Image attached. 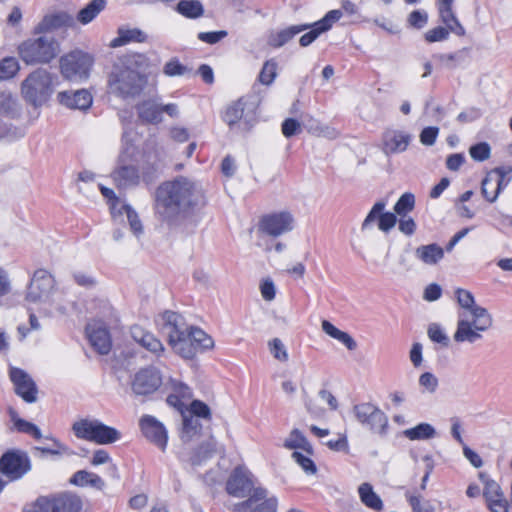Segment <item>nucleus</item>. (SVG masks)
<instances>
[{
    "instance_id": "obj_28",
    "label": "nucleus",
    "mask_w": 512,
    "mask_h": 512,
    "mask_svg": "<svg viewBox=\"0 0 512 512\" xmlns=\"http://www.w3.org/2000/svg\"><path fill=\"white\" fill-rule=\"evenodd\" d=\"M57 100L61 105L69 109L87 110L92 105L93 97L88 90L80 89L59 92Z\"/></svg>"
},
{
    "instance_id": "obj_37",
    "label": "nucleus",
    "mask_w": 512,
    "mask_h": 512,
    "mask_svg": "<svg viewBox=\"0 0 512 512\" xmlns=\"http://www.w3.org/2000/svg\"><path fill=\"white\" fill-rule=\"evenodd\" d=\"M478 477L483 484V497L485 498L486 504L505 497L501 486L487 473L480 472Z\"/></svg>"
},
{
    "instance_id": "obj_26",
    "label": "nucleus",
    "mask_w": 512,
    "mask_h": 512,
    "mask_svg": "<svg viewBox=\"0 0 512 512\" xmlns=\"http://www.w3.org/2000/svg\"><path fill=\"white\" fill-rule=\"evenodd\" d=\"M342 17L341 10L329 11L321 20L315 22L308 28L311 30L301 36L299 43L302 47H307L323 32L328 31L332 25Z\"/></svg>"
},
{
    "instance_id": "obj_16",
    "label": "nucleus",
    "mask_w": 512,
    "mask_h": 512,
    "mask_svg": "<svg viewBox=\"0 0 512 512\" xmlns=\"http://www.w3.org/2000/svg\"><path fill=\"white\" fill-rule=\"evenodd\" d=\"M74 17L65 11H53L46 13L33 27L32 35H51L52 32L72 27Z\"/></svg>"
},
{
    "instance_id": "obj_55",
    "label": "nucleus",
    "mask_w": 512,
    "mask_h": 512,
    "mask_svg": "<svg viewBox=\"0 0 512 512\" xmlns=\"http://www.w3.org/2000/svg\"><path fill=\"white\" fill-rule=\"evenodd\" d=\"M422 393L434 394L439 386L438 378L431 372L422 373L418 380Z\"/></svg>"
},
{
    "instance_id": "obj_5",
    "label": "nucleus",
    "mask_w": 512,
    "mask_h": 512,
    "mask_svg": "<svg viewBox=\"0 0 512 512\" xmlns=\"http://www.w3.org/2000/svg\"><path fill=\"white\" fill-rule=\"evenodd\" d=\"M26 300L29 304L39 305V310L48 315L54 312H65L62 293L55 290V280L45 269H38L34 272Z\"/></svg>"
},
{
    "instance_id": "obj_24",
    "label": "nucleus",
    "mask_w": 512,
    "mask_h": 512,
    "mask_svg": "<svg viewBox=\"0 0 512 512\" xmlns=\"http://www.w3.org/2000/svg\"><path fill=\"white\" fill-rule=\"evenodd\" d=\"M411 138L402 130L387 129L382 135V151L386 155L402 153L408 148Z\"/></svg>"
},
{
    "instance_id": "obj_19",
    "label": "nucleus",
    "mask_w": 512,
    "mask_h": 512,
    "mask_svg": "<svg viewBox=\"0 0 512 512\" xmlns=\"http://www.w3.org/2000/svg\"><path fill=\"white\" fill-rule=\"evenodd\" d=\"M139 425L145 438L162 451H165L168 434L163 423L151 415H144L141 417Z\"/></svg>"
},
{
    "instance_id": "obj_4",
    "label": "nucleus",
    "mask_w": 512,
    "mask_h": 512,
    "mask_svg": "<svg viewBox=\"0 0 512 512\" xmlns=\"http://www.w3.org/2000/svg\"><path fill=\"white\" fill-rule=\"evenodd\" d=\"M59 85L58 76L46 68L30 72L20 85L22 99L34 109L47 106Z\"/></svg>"
},
{
    "instance_id": "obj_14",
    "label": "nucleus",
    "mask_w": 512,
    "mask_h": 512,
    "mask_svg": "<svg viewBox=\"0 0 512 512\" xmlns=\"http://www.w3.org/2000/svg\"><path fill=\"white\" fill-rule=\"evenodd\" d=\"M510 179L507 178V172L502 167H497L489 171L481 183V193L490 203H494L500 193L508 186Z\"/></svg>"
},
{
    "instance_id": "obj_18",
    "label": "nucleus",
    "mask_w": 512,
    "mask_h": 512,
    "mask_svg": "<svg viewBox=\"0 0 512 512\" xmlns=\"http://www.w3.org/2000/svg\"><path fill=\"white\" fill-rule=\"evenodd\" d=\"M385 207V202H376L364 219L361 229H370L376 221L378 229L384 233H388L393 229L397 224V215L392 212H384Z\"/></svg>"
},
{
    "instance_id": "obj_54",
    "label": "nucleus",
    "mask_w": 512,
    "mask_h": 512,
    "mask_svg": "<svg viewBox=\"0 0 512 512\" xmlns=\"http://www.w3.org/2000/svg\"><path fill=\"white\" fill-rule=\"evenodd\" d=\"M292 458L306 474L314 475L317 472V467L311 459V455L307 453L303 454L301 451H294Z\"/></svg>"
},
{
    "instance_id": "obj_33",
    "label": "nucleus",
    "mask_w": 512,
    "mask_h": 512,
    "mask_svg": "<svg viewBox=\"0 0 512 512\" xmlns=\"http://www.w3.org/2000/svg\"><path fill=\"white\" fill-rule=\"evenodd\" d=\"M415 257L426 265H436L444 258V249L438 244L421 245L415 249Z\"/></svg>"
},
{
    "instance_id": "obj_1",
    "label": "nucleus",
    "mask_w": 512,
    "mask_h": 512,
    "mask_svg": "<svg viewBox=\"0 0 512 512\" xmlns=\"http://www.w3.org/2000/svg\"><path fill=\"white\" fill-rule=\"evenodd\" d=\"M205 195L201 185L187 177H177L158 186L155 193V213L166 222L180 214L203 206Z\"/></svg>"
},
{
    "instance_id": "obj_38",
    "label": "nucleus",
    "mask_w": 512,
    "mask_h": 512,
    "mask_svg": "<svg viewBox=\"0 0 512 512\" xmlns=\"http://www.w3.org/2000/svg\"><path fill=\"white\" fill-rule=\"evenodd\" d=\"M322 330L329 335L331 338L342 343L348 350H355L357 347L356 341L347 333L336 326H334L330 321L323 320L321 323Z\"/></svg>"
},
{
    "instance_id": "obj_42",
    "label": "nucleus",
    "mask_w": 512,
    "mask_h": 512,
    "mask_svg": "<svg viewBox=\"0 0 512 512\" xmlns=\"http://www.w3.org/2000/svg\"><path fill=\"white\" fill-rule=\"evenodd\" d=\"M403 435L411 441L429 440L436 436V430L431 424L422 422L412 428L404 430Z\"/></svg>"
},
{
    "instance_id": "obj_59",
    "label": "nucleus",
    "mask_w": 512,
    "mask_h": 512,
    "mask_svg": "<svg viewBox=\"0 0 512 512\" xmlns=\"http://www.w3.org/2000/svg\"><path fill=\"white\" fill-rule=\"evenodd\" d=\"M451 32L443 26H437L428 30L424 38L428 43L442 42L449 38Z\"/></svg>"
},
{
    "instance_id": "obj_56",
    "label": "nucleus",
    "mask_w": 512,
    "mask_h": 512,
    "mask_svg": "<svg viewBox=\"0 0 512 512\" xmlns=\"http://www.w3.org/2000/svg\"><path fill=\"white\" fill-rule=\"evenodd\" d=\"M185 411L198 417L209 420L211 418V411L207 404L200 400H193L184 407Z\"/></svg>"
},
{
    "instance_id": "obj_9",
    "label": "nucleus",
    "mask_w": 512,
    "mask_h": 512,
    "mask_svg": "<svg viewBox=\"0 0 512 512\" xmlns=\"http://www.w3.org/2000/svg\"><path fill=\"white\" fill-rule=\"evenodd\" d=\"M93 58L82 51H72L60 58L61 75L72 82H83L88 79Z\"/></svg>"
},
{
    "instance_id": "obj_20",
    "label": "nucleus",
    "mask_w": 512,
    "mask_h": 512,
    "mask_svg": "<svg viewBox=\"0 0 512 512\" xmlns=\"http://www.w3.org/2000/svg\"><path fill=\"white\" fill-rule=\"evenodd\" d=\"M9 377L15 387V392L27 403L37 400V388L33 379L22 369L11 367Z\"/></svg>"
},
{
    "instance_id": "obj_10",
    "label": "nucleus",
    "mask_w": 512,
    "mask_h": 512,
    "mask_svg": "<svg viewBox=\"0 0 512 512\" xmlns=\"http://www.w3.org/2000/svg\"><path fill=\"white\" fill-rule=\"evenodd\" d=\"M296 226V219L289 210L273 211L265 214L259 221V231L277 238L292 232Z\"/></svg>"
},
{
    "instance_id": "obj_46",
    "label": "nucleus",
    "mask_w": 512,
    "mask_h": 512,
    "mask_svg": "<svg viewBox=\"0 0 512 512\" xmlns=\"http://www.w3.org/2000/svg\"><path fill=\"white\" fill-rule=\"evenodd\" d=\"M176 11L185 18L197 19L204 13V7L199 0H180Z\"/></svg>"
},
{
    "instance_id": "obj_22",
    "label": "nucleus",
    "mask_w": 512,
    "mask_h": 512,
    "mask_svg": "<svg viewBox=\"0 0 512 512\" xmlns=\"http://www.w3.org/2000/svg\"><path fill=\"white\" fill-rule=\"evenodd\" d=\"M157 325L160 331L167 336L168 343L171 342L172 338L175 339L179 335H183L189 327L184 317L173 311L163 312L157 319Z\"/></svg>"
},
{
    "instance_id": "obj_39",
    "label": "nucleus",
    "mask_w": 512,
    "mask_h": 512,
    "mask_svg": "<svg viewBox=\"0 0 512 512\" xmlns=\"http://www.w3.org/2000/svg\"><path fill=\"white\" fill-rule=\"evenodd\" d=\"M284 447L289 450L303 451L309 455L313 454L312 445L298 429H293L284 441Z\"/></svg>"
},
{
    "instance_id": "obj_32",
    "label": "nucleus",
    "mask_w": 512,
    "mask_h": 512,
    "mask_svg": "<svg viewBox=\"0 0 512 512\" xmlns=\"http://www.w3.org/2000/svg\"><path fill=\"white\" fill-rule=\"evenodd\" d=\"M245 111L246 101L244 98H240L226 107L222 115V119L231 129H233L234 126L239 124L242 119H244V122L247 123V114Z\"/></svg>"
},
{
    "instance_id": "obj_31",
    "label": "nucleus",
    "mask_w": 512,
    "mask_h": 512,
    "mask_svg": "<svg viewBox=\"0 0 512 512\" xmlns=\"http://www.w3.org/2000/svg\"><path fill=\"white\" fill-rule=\"evenodd\" d=\"M138 117L145 123L158 124L162 122L161 103L154 99L142 101L137 105Z\"/></svg>"
},
{
    "instance_id": "obj_29",
    "label": "nucleus",
    "mask_w": 512,
    "mask_h": 512,
    "mask_svg": "<svg viewBox=\"0 0 512 512\" xmlns=\"http://www.w3.org/2000/svg\"><path fill=\"white\" fill-rule=\"evenodd\" d=\"M251 487L250 472L242 467H238L228 479L226 489L230 495L243 497L246 492L251 490Z\"/></svg>"
},
{
    "instance_id": "obj_44",
    "label": "nucleus",
    "mask_w": 512,
    "mask_h": 512,
    "mask_svg": "<svg viewBox=\"0 0 512 512\" xmlns=\"http://www.w3.org/2000/svg\"><path fill=\"white\" fill-rule=\"evenodd\" d=\"M145 40L146 35L140 29L120 28L118 31V36L111 41V46L120 47L130 42H144Z\"/></svg>"
},
{
    "instance_id": "obj_25",
    "label": "nucleus",
    "mask_w": 512,
    "mask_h": 512,
    "mask_svg": "<svg viewBox=\"0 0 512 512\" xmlns=\"http://www.w3.org/2000/svg\"><path fill=\"white\" fill-rule=\"evenodd\" d=\"M131 337L154 357L160 358L164 355L165 348L162 342L153 333L145 330L141 326L135 325L131 328Z\"/></svg>"
},
{
    "instance_id": "obj_60",
    "label": "nucleus",
    "mask_w": 512,
    "mask_h": 512,
    "mask_svg": "<svg viewBox=\"0 0 512 512\" xmlns=\"http://www.w3.org/2000/svg\"><path fill=\"white\" fill-rule=\"evenodd\" d=\"M216 451V441L210 438L202 444L197 452V456L193 459L194 464H199L203 459L210 457Z\"/></svg>"
},
{
    "instance_id": "obj_11",
    "label": "nucleus",
    "mask_w": 512,
    "mask_h": 512,
    "mask_svg": "<svg viewBox=\"0 0 512 512\" xmlns=\"http://www.w3.org/2000/svg\"><path fill=\"white\" fill-rule=\"evenodd\" d=\"M353 415L355 419L371 432L385 435L388 428V418L386 414L372 403H360L353 406Z\"/></svg>"
},
{
    "instance_id": "obj_36",
    "label": "nucleus",
    "mask_w": 512,
    "mask_h": 512,
    "mask_svg": "<svg viewBox=\"0 0 512 512\" xmlns=\"http://www.w3.org/2000/svg\"><path fill=\"white\" fill-rule=\"evenodd\" d=\"M358 494L361 502L369 509L377 512L383 510L384 504L380 496L374 491L369 483H362L358 487Z\"/></svg>"
},
{
    "instance_id": "obj_53",
    "label": "nucleus",
    "mask_w": 512,
    "mask_h": 512,
    "mask_svg": "<svg viewBox=\"0 0 512 512\" xmlns=\"http://www.w3.org/2000/svg\"><path fill=\"white\" fill-rule=\"evenodd\" d=\"M18 60L14 57H6L0 61V80L14 77L19 71Z\"/></svg>"
},
{
    "instance_id": "obj_43",
    "label": "nucleus",
    "mask_w": 512,
    "mask_h": 512,
    "mask_svg": "<svg viewBox=\"0 0 512 512\" xmlns=\"http://www.w3.org/2000/svg\"><path fill=\"white\" fill-rule=\"evenodd\" d=\"M8 413L11 421L13 422L14 428L18 432L31 435L37 440H40L42 438V433L35 424L20 418L13 408H9Z\"/></svg>"
},
{
    "instance_id": "obj_21",
    "label": "nucleus",
    "mask_w": 512,
    "mask_h": 512,
    "mask_svg": "<svg viewBox=\"0 0 512 512\" xmlns=\"http://www.w3.org/2000/svg\"><path fill=\"white\" fill-rule=\"evenodd\" d=\"M37 506L41 512H78L81 501L77 496L64 494L52 499L40 498Z\"/></svg>"
},
{
    "instance_id": "obj_27",
    "label": "nucleus",
    "mask_w": 512,
    "mask_h": 512,
    "mask_svg": "<svg viewBox=\"0 0 512 512\" xmlns=\"http://www.w3.org/2000/svg\"><path fill=\"white\" fill-rule=\"evenodd\" d=\"M86 332L90 344L100 353L108 354L112 347V341L107 328L100 322L89 323Z\"/></svg>"
},
{
    "instance_id": "obj_57",
    "label": "nucleus",
    "mask_w": 512,
    "mask_h": 512,
    "mask_svg": "<svg viewBox=\"0 0 512 512\" xmlns=\"http://www.w3.org/2000/svg\"><path fill=\"white\" fill-rule=\"evenodd\" d=\"M427 334L431 341L441 344L444 347L449 345V337L439 324H430L427 330Z\"/></svg>"
},
{
    "instance_id": "obj_23",
    "label": "nucleus",
    "mask_w": 512,
    "mask_h": 512,
    "mask_svg": "<svg viewBox=\"0 0 512 512\" xmlns=\"http://www.w3.org/2000/svg\"><path fill=\"white\" fill-rule=\"evenodd\" d=\"M164 389L167 394V404L174 407L177 411L183 409L193 396L190 387L176 379H169L164 384Z\"/></svg>"
},
{
    "instance_id": "obj_6",
    "label": "nucleus",
    "mask_w": 512,
    "mask_h": 512,
    "mask_svg": "<svg viewBox=\"0 0 512 512\" xmlns=\"http://www.w3.org/2000/svg\"><path fill=\"white\" fill-rule=\"evenodd\" d=\"M60 52V42L53 35H33L17 47V54L26 65L49 64Z\"/></svg>"
},
{
    "instance_id": "obj_58",
    "label": "nucleus",
    "mask_w": 512,
    "mask_h": 512,
    "mask_svg": "<svg viewBox=\"0 0 512 512\" xmlns=\"http://www.w3.org/2000/svg\"><path fill=\"white\" fill-rule=\"evenodd\" d=\"M469 154L473 160L482 162L490 158L491 147L487 142H480L470 147Z\"/></svg>"
},
{
    "instance_id": "obj_3",
    "label": "nucleus",
    "mask_w": 512,
    "mask_h": 512,
    "mask_svg": "<svg viewBox=\"0 0 512 512\" xmlns=\"http://www.w3.org/2000/svg\"><path fill=\"white\" fill-rule=\"evenodd\" d=\"M146 64V56L139 53L118 59L108 78L109 92L121 98L140 94L147 82L146 76L141 73Z\"/></svg>"
},
{
    "instance_id": "obj_7",
    "label": "nucleus",
    "mask_w": 512,
    "mask_h": 512,
    "mask_svg": "<svg viewBox=\"0 0 512 512\" xmlns=\"http://www.w3.org/2000/svg\"><path fill=\"white\" fill-rule=\"evenodd\" d=\"M136 147L129 143L128 134L123 135V148L118 156L117 165L111 173L114 184L120 189L136 187L141 182L138 168L134 165Z\"/></svg>"
},
{
    "instance_id": "obj_62",
    "label": "nucleus",
    "mask_w": 512,
    "mask_h": 512,
    "mask_svg": "<svg viewBox=\"0 0 512 512\" xmlns=\"http://www.w3.org/2000/svg\"><path fill=\"white\" fill-rule=\"evenodd\" d=\"M269 349L271 354L279 361L285 362L288 359L287 350L278 338H274L269 342Z\"/></svg>"
},
{
    "instance_id": "obj_2",
    "label": "nucleus",
    "mask_w": 512,
    "mask_h": 512,
    "mask_svg": "<svg viewBox=\"0 0 512 512\" xmlns=\"http://www.w3.org/2000/svg\"><path fill=\"white\" fill-rule=\"evenodd\" d=\"M454 299L459 306L453 340L458 344H475L483 340L484 334L493 326L491 313L476 303L473 293L464 288L454 290Z\"/></svg>"
},
{
    "instance_id": "obj_40",
    "label": "nucleus",
    "mask_w": 512,
    "mask_h": 512,
    "mask_svg": "<svg viewBox=\"0 0 512 512\" xmlns=\"http://www.w3.org/2000/svg\"><path fill=\"white\" fill-rule=\"evenodd\" d=\"M438 14L441 22L451 33L457 36H464L466 31L458 20L453 8H438Z\"/></svg>"
},
{
    "instance_id": "obj_13",
    "label": "nucleus",
    "mask_w": 512,
    "mask_h": 512,
    "mask_svg": "<svg viewBox=\"0 0 512 512\" xmlns=\"http://www.w3.org/2000/svg\"><path fill=\"white\" fill-rule=\"evenodd\" d=\"M30 470V460L21 451H8L0 458V471L10 480H18Z\"/></svg>"
},
{
    "instance_id": "obj_15",
    "label": "nucleus",
    "mask_w": 512,
    "mask_h": 512,
    "mask_svg": "<svg viewBox=\"0 0 512 512\" xmlns=\"http://www.w3.org/2000/svg\"><path fill=\"white\" fill-rule=\"evenodd\" d=\"M162 384L160 372L152 367L140 369L133 377L131 388L135 395L146 396L154 393Z\"/></svg>"
},
{
    "instance_id": "obj_64",
    "label": "nucleus",
    "mask_w": 512,
    "mask_h": 512,
    "mask_svg": "<svg viewBox=\"0 0 512 512\" xmlns=\"http://www.w3.org/2000/svg\"><path fill=\"white\" fill-rule=\"evenodd\" d=\"M397 223L399 231L406 236H412L416 231V222L409 215L399 216Z\"/></svg>"
},
{
    "instance_id": "obj_41",
    "label": "nucleus",
    "mask_w": 512,
    "mask_h": 512,
    "mask_svg": "<svg viewBox=\"0 0 512 512\" xmlns=\"http://www.w3.org/2000/svg\"><path fill=\"white\" fill-rule=\"evenodd\" d=\"M106 7V0H92L77 14V20L83 24L92 22Z\"/></svg>"
},
{
    "instance_id": "obj_61",
    "label": "nucleus",
    "mask_w": 512,
    "mask_h": 512,
    "mask_svg": "<svg viewBox=\"0 0 512 512\" xmlns=\"http://www.w3.org/2000/svg\"><path fill=\"white\" fill-rule=\"evenodd\" d=\"M188 71L187 67L182 65L177 59H171L163 68L165 75L169 77L182 76Z\"/></svg>"
},
{
    "instance_id": "obj_51",
    "label": "nucleus",
    "mask_w": 512,
    "mask_h": 512,
    "mask_svg": "<svg viewBox=\"0 0 512 512\" xmlns=\"http://www.w3.org/2000/svg\"><path fill=\"white\" fill-rule=\"evenodd\" d=\"M277 67L274 59L267 60L258 75V81L266 86L271 85L277 76Z\"/></svg>"
},
{
    "instance_id": "obj_30",
    "label": "nucleus",
    "mask_w": 512,
    "mask_h": 512,
    "mask_svg": "<svg viewBox=\"0 0 512 512\" xmlns=\"http://www.w3.org/2000/svg\"><path fill=\"white\" fill-rule=\"evenodd\" d=\"M178 412L182 416V430H181V440L184 443H190L191 441L198 438L202 425L199 422L198 417L188 413L185 409H180Z\"/></svg>"
},
{
    "instance_id": "obj_47",
    "label": "nucleus",
    "mask_w": 512,
    "mask_h": 512,
    "mask_svg": "<svg viewBox=\"0 0 512 512\" xmlns=\"http://www.w3.org/2000/svg\"><path fill=\"white\" fill-rule=\"evenodd\" d=\"M71 483L77 486H92L98 489L104 487V481L101 477L86 470L77 471L71 478Z\"/></svg>"
},
{
    "instance_id": "obj_48",
    "label": "nucleus",
    "mask_w": 512,
    "mask_h": 512,
    "mask_svg": "<svg viewBox=\"0 0 512 512\" xmlns=\"http://www.w3.org/2000/svg\"><path fill=\"white\" fill-rule=\"evenodd\" d=\"M0 114L11 117L19 114L18 102L8 91L0 90Z\"/></svg>"
},
{
    "instance_id": "obj_34",
    "label": "nucleus",
    "mask_w": 512,
    "mask_h": 512,
    "mask_svg": "<svg viewBox=\"0 0 512 512\" xmlns=\"http://www.w3.org/2000/svg\"><path fill=\"white\" fill-rule=\"evenodd\" d=\"M308 25H293L288 28L272 32L268 38V44L274 48H279L288 43L297 34L308 29Z\"/></svg>"
},
{
    "instance_id": "obj_12",
    "label": "nucleus",
    "mask_w": 512,
    "mask_h": 512,
    "mask_svg": "<svg viewBox=\"0 0 512 512\" xmlns=\"http://www.w3.org/2000/svg\"><path fill=\"white\" fill-rule=\"evenodd\" d=\"M102 195L108 199L110 203L111 214L113 217L125 215L129 223L132 233L139 237L143 233V225L137 212L128 204L122 202L116 197L115 192L105 186H100Z\"/></svg>"
},
{
    "instance_id": "obj_50",
    "label": "nucleus",
    "mask_w": 512,
    "mask_h": 512,
    "mask_svg": "<svg viewBox=\"0 0 512 512\" xmlns=\"http://www.w3.org/2000/svg\"><path fill=\"white\" fill-rule=\"evenodd\" d=\"M191 337L193 341V347L195 348V354L198 350L211 349L214 346L213 339L206 334L202 329L198 327L190 326Z\"/></svg>"
},
{
    "instance_id": "obj_8",
    "label": "nucleus",
    "mask_w": 512,
    "mask_h": 512,
    "mask_svg": "<svg viewBox=\"0 0 512 512\" xmlns=\"http://www.w3.org/2000/svg\"><path fill=\"white\" fill-rule=\"evenodd\" d=\"M74 435L98 445L115 443L121 438V433L98 419L83 418L75 421L72 425Z\"/></svg>"
},
{
    "instance_id": "obj_52",
    "label": "nucleus",
    "mask_w": 512,
    "mask_h": 512,
    "mask_svg": "<svg viewBox=\"0 0 512 512\" xmlns=\"http://www.w3.org/2000/svg\"><path fill=\"white\" fill-rule=\"evenodd\" d=\"M415 207V196L406 192L398 199L394 205L395 214L399 216L409 215Z\"/></svg>"
},
{
    "instance_id": "obj_63",
    "label": "nucleus",
    "mask_w": 512,
    "mask_h": 512,
    "mask_svg": "<svg viewBox=\"0 0 512 512\" xmlns=\"http://www.w3.org/2000/svg\"><path fill=\"white\" fill-rule=\"evenodd\" d=\"M407 22L411 27L421 29L428 22V14L424 10H415L409 14Z\"/></svg>"
},
{
    "instance_id": "obj_35",
    "label": "nucleus",
    "mask_w": 512,
    "mask_h": 512,
    "mask_svg": "<svg viewBox=\"0 0 512 512\" xmlns=\"http://www.w3.org/2000/svg\"><path fill=\"white\" fill-rule=\"evenodd\" d=\"M193 344L190 326L183 335H179L175 339L172 338L169 343L175 353L186 359H191L195 356V348L193 347Z\"/></svg>"
},
{
    "instance_id": "obj_49",
    "label": "nucleus",
    "mask_w": 512,
    "mask_h": 512,
    "mask_svg": "<svg viewBox=\"0 0 512 512\" xmlns=\"http://www.w3.org/2000/svg\"><path fill=\"white\" fill-rule=\"evenodd\" d=\"M307 130L314 136L335 139L339 132L332 126L323 124L317 120H311L307 125Z\"/></svg>"
},
{
    "instance_id": "obj_17",
    "label": "nucleus",
    "mask_w": 512,
    "mask_h": 512,
    "mask_svg": "<svg viewBox=\"0 0 512 512\" xmlns=\"http://www.w3.org/2000/svg\"><path fill=\"white\" fill-rule=\"evenodd\" d=\"M278 500L275 496H268L266 489L257 487L250 497L238 505L242 512H277Z\"/></svg>"
},
{
    "instance_id": "obj_45",
    "label": "nucleus",
    "mask_w": 512,
    "mask_h": 512,
    "mask_svg": "<svg viewBox=\"0 0 512 512\" xmlns=\"http://www.w3.org/2000/svg\"><path fill=\"white\" fill-rule=\"evenodd\" d=\"M405 497L413 512H442L441 504L435 501L421 502L420 496L406 491Z\"/></svg>"
}]
</instances>
